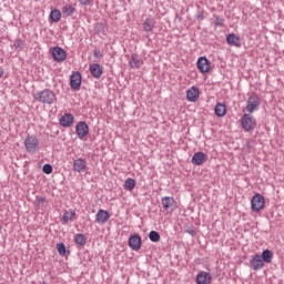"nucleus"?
<instances>
[{"label": "nucleus", "mask_w": 284, "mask_h": 284, "mask_svg": "<svg viewBox=\"0 0 284 284\" xmlns=\"http://www.w3.org/2000/svg\"><path fill=\"white\" fill-rule=\"evenodd\" d=\"M33 99L34 101H38V103H44L47 105H52V103H57V94H54V91L50 89L38 91L33 95Z\"/></svg>", "instance_id": "f257e3e1"}, {"label": "nucleus", "mask_w": 284, "mask_h": 284, "mask_svg": "<svg viewBox=\"0 0 284 284\" xmlns=\"http://www.w3.org/2000/svg\"><path fill=\"white\" fill-rule=\"evenodd\" d=\"M253 212H261L265 207V197L262 194H255L251 200Z\"/></svg>", "instance_id": "39448f33"}, {"label": "nucleus", "mask_w": 284, "mask_h": 284, "mask_svg": "<svg viewBox=\"0 0 284 284\" xmlns=\"http://www.w3.org/2000/svg\"><path fill=\"white\" fill-rule=\"evenodd\" d=\"M73 241L77 245H85L88 243V239H85V235L83 233H77L73 237Z\"/></svg>", "instance_id": "393cba45"}, {"label": "nucleus", "mask_w": 284, "mask_h": 284, "mask_svg": "<svg viewBox=\"0 0 284 284\" xmlns=\"http://www.w3.org/2000/svg\"><path fill=\"white\" fill-rule=\"evenodd\" d=\"M57 250H58L60 256H65V244L64 243H58Z\"/></svg>", "instance_id": "7c9ffc66"}, {"label": "nucleus", "mask_w": 284, "mask_h": 284, "mask_svg": "<svg viewBox=\"0 0 284 284\" xmlns=\"http://www.w3.org/2000/svg\"><path fill=\"white\" fill-rule=\"evenodd\" d=\"M207 162V155L203 152H196L192 156V163L193 165H203V163Z\"/></svg>", "instance_id": "f3484780"}, {"label": "nucleus", "mask_w": 284, "mask_h": 284, "mask_svg": "<svg viewBox=\"0 0 284 284\" xmlns=\"http://www.w3.org/2000/svg\"><path fill=\"white\" fill-rule=\"evenodd\" d=\"M36 201H37L38 205H43V203H45V197L41 196V195H38L36 197Z\"/></svg>", "instance_id": "72a5a7b5"}, {"label": "nucleus", "mask_w": 284, "mask_h": 284, "mask_svg": "<svg viewBox=\"0 0 284 284\" xmlns=\"http://www.w3.org/2000/svg\"><path fill=\"white\" fill-rule=\"evenodd\" d=\"M82 6H90V0H79Z\"/></svg>", "instance_id": "e433bc0d"}, {"label": "nucleus", "mask_w": 284, "mask_h": 284, "mask_svg": "<svg viewBox=\"0 0 284 284\" xmlns=\"http://www.w3.org/2000/svg\"><path fill=\"white\" fill-rule=\"evenodd\" d=\"M242 128L245 132H252L256 128V119L253 115L245 113L241 119Z\"/></svg>", "instance_id": "20e7f679"}, {"label": "nucleus", "mask_w": 284, "mask_h": 284, "mask_svg": "<svg viewBox=\"0 0 284 284\" xmlns=\"http://www.w3.org/2000/svg\"><path fill=\"white\" fill-rule=\"evenodd\" d=\"M13 45L14 48H19L20 50H23V47L26 45V43L23 42V40L18 39L14 41Z\"/></svg>", "instance_id": "2f4dec72"}, {"label": "nucleus", "mask_w": 284, "mask_h": 284, "mask_svg": "<svg viewBox=\"0 0 284 284\" xmlns=\"http://www.w3.org/2000/svg\"><path fill=\"white\" fill-rule=\"evenodd\" d=\"M129 65L130 68H132V70H139V68L143 65V60L141 59V57H139V54L133 53L129 61Z\"/></svg>", "instance_id": "dca6fc26"}, {"label": "nucleus", "mask_w": 284, "mask_h": 284, "mask_svg": "<svg viewBox=\"0 0 284 284\" xmlns=\"http://www.w3.org/2000/svg\"><path fill=\"white\" fill-rule=\"evenodd\" d=\"M251 270L254 272H258V270H263L265 267V262H263V257L258 254H255L250 262Z\"/></svg>", "instance_id": "1a4fd4ad"}, {"label": "nucleus", "mask_w": 284, "mask_h": 284, "mask_svg": "<svg viewBox=\"0 0 284 284\" xmlns=\"http://www.w3.org/2000/svg\"><path fill=\"white\" fill-rule=\"evenodd\" d=\"M196 284H212V274L201 271L196 275Z\"/></svg>", "instance_id": "f8f14e48"}, {"label": "nucleus", "mask_w": 284, "mask_h": 284, "mask_svg": "<svg viewBox=\"0 0 284 284\" xmlns=\"http://www.w3.org/2000/svg\"><path fill=\"white\" fill-rule=\"evenodd\" d=\"M186 234H190L191 236H196V231H194L193 229H189L186 230Z\"/></svg>", "instance_id": "c9c22d12"}, {"label": "nucleus", "mask_w": 284, "mask_h": 284, "mask_svg": "<svg viewBox=\"0 0 284 284\" xmlns=\"http://www.w3.org/2000/svg\"><path fill=\"white\" fill-rule=\"evenodd\" d=\"M149 239L152 243H159V241H161V234L156 231H151L149 233Z\"/></svg>", "instance_id": "c756f323"}, {"label": "nucleus", "mask_w": 284, "mask_h": 284, "mask_svg": "<svg viewBox=\"0 0 284 284\" xmlns=\"http://www.w3.org/2000/svg\"><path fill=\"white\" fill-rule=\"evenodd\" d=\"M134 187H136V181L132 178H128L124 182V190H126V192H132Z\"/></svg>", "instance_id": "bb28decb"}, {"label": "nucleus", "mask_w": 284, "mask_h": 284, "mask_svg": "<svg viewBox=\"0 0 284 284\" xmlns=\"http://www.w3.org/2000/svg\"><path fill=\"white\" fill-rule=\"evenodd\" d=\"M4 71L3 68L0 67V79L3 78Z\"/></svg>", "instance_id": "ea45409f"}, {"label": "nucleus", "mask_w": 284, "mask_h": 284, "mask_svg": "<svg viewBox=\"0 0 284 284\" xmlns=\"http://www.w3.org/2000/svg\"><path fill=\"white\" fill-rule=\"evenodd\" d=\"M141 243H142V240H141V235L139 234L132 235L129 239V247H131V250H133L134 252H139L141 250Z\"/></svg>", "instance_id": "9b49d317"}, {"label": "nucleus", "mask_w": 284, "mask_h": 284, "mask_svg": "<svg viewBox=\"0 0 284 284\" xmlns=\"http://www.w3.org/2000/svg\"><path fill=\"white\" fill-rule=\"evenodd\" d=\"M51 54L58 63H62V61L68 59V52L61 47H53L51 49Z\"/></svg>", "instance_id": "423d86ee"}, {"label": "nucleus", "mask_w": 284, "mask_h": 284, "mask_svg": "<svg viewBox=\"0 0 284 284\" xmlns=\"http://www.w3.org/2000/svg\"><path fill=\"white\" fill-rule=\"evenodd\" d=\"M196 19H199V21H203V19H205V16L203 13H199L196 16Z\"/></svg>", "instance_id": "4c0bfd02"}, {"label": "nucleus", "mask_w": 284, "mask_h": 284, "mask_svg": "<svg viewBox=\"0 0 284 284\" xmlns=\"http://www.w3.org/2000/svg\"><path fill=\"white\" fill-rule=\"evenodd\" d=\"M95 221L103 225L104 223H108L110 221V213L103 209H100L95 215Z\"/></svg>", "instance_id": "ddd939ff"}, {"label": "nucleus", "mask_w": 284, "mask_h": 284, "mask_svg": "<svg viewBox=\"0 0 284 284\" xmlns=\"http://www.w3.org/2000/svg\"><path fill=\"white\" fill-rule=\"evenodd\" d=\"M72 123H74V115L72 113H65L60 118V125L62 128H71Z\"/></svg>", "instance_id": "aec40b11"}, {"label": "nucleus", "mask_w": 284, "mask_h": 284, "mask_svg": "<svg viewBox=\"0 0 284 284\" xmlns=\"http://www.w3.org/2000/svg\"><path fill=\"white\" fill-rule=\"evenodd\" d=\"M50 19L51 21H53L54 23H59V21H61V11L59 9H53L50 12Z\"/></svg>", "instance_id": "cd10ccee"}, {"label": "nucleus", "mask_w": 284, "mask_h": 284, "mask_svg": "<svg viewBox=\"0 0 284 284\" xmlns=\"http://www.w3.org/2000/svg\"><path fill=\"white\" fill-rule=\"evenodd\" d=\"M89 70L93 79H101L103 75V68H101V64L99 63L91 64Z\"/></svg>", "instance_id": "a211bd4d"}, {"label": "nucleus", "mask_w": 284, "mask_h": 284, "mask_svg": "<svg viewBox=\"0 0 284 284\" xmlns=\"http://www.w3.org/2000/svg\"><path fill=\"white\" fill-rule=\"evenodd\" d=\"M261 106V98L256 93H253L248 97L246 101V112L252 114L253 112H256L258 108Z\"/></svg>", "instance_id": "7ed1b4c3"}, {"label": "nucleus", "mask_w": 284, "mask_h": 284, "mask_svg": "<svg viewBox=\"0 0 284 284\" xmlns=\"http://www.w3.org/2000/svg\"><path fill=\"white\" fill-rule=\"evenodd\" d=\"M24 148L29 154H36L39 150V139L36 135L28 134L24 139Z\"/></svg>", "instance_id": "f03ea898"}, {"label": "nucleus", "mask_w": 284, "mask_h": 284, "mask_svg": "<svg viewBox=\"0 0 284 284\" xmlns=\"http://www.w3.org/2000/svg\"><path fill=\"white\" fill-rule=\"evenodd\" d=\"M156 22L152 18H146L144 23H143V30L144 32H152L154 30V26Z\"/></svg>", "instance_id": "b1692460"}, {"label": "nucleus", "mask_w": 284, "mask_h": 284, "mask_svg": "<svg viewBox=\"0 0 284 284\" xmlns=\"http://www.w3.org/2000/svg\"><path fill=\"white\" fill-rule=\"evenodd\" d=\"M81 82H82L81 73L79 71H74L70 77L71 90H80Z\"/></svg>", "instance_id": "9d476101"}, {"label": "nucleus", "mask_w": 284, "mask_h": 284, "mask_svg": "<svg viewBox=\"0 0 284 284\" xmlns=\"http://www.w3.org/2000/svg\"><path fill=\"white\" fill-rule=\"evenodd\" d=\"M77 216V212L74 210L65 211L62 216V224L68 225L70 221H74V217Z\"/></svg>", "instance_id": "5701e85b"}, {"label": "nucleus", "mask_w": 284, "mask_h": 284, "mask_svg": "<svg viewBox=\"0 0 284 284\" xmlns=\"http://www.w3.org/2000/svg\"><path fill=\"white\" fill-rule=\"evenodd\" d=\"M215 26H219L220 28L223 27V19L219 16H215Z\"/></svg>", "instance_id": "f704fd0d"}, {"label": "nucleus", "mask_w": 284, "mask_h": 284, "mask_svg": "<svg viewBox=\"0 0 284 284\" xmlns=\"http://www.w3.org/2000/svg\"><path fill=\"white\" fill-rule=\"evenodd\" d=\"M186 100L190 103H196V101H199V88L196 87H191L187 91H186Z\"/></svg>", "instance_id": "4468645a"}, {"label": "nucleus", "mask_w": 284, "mask_h": 284, "mask_svg": "<svg viewBox=\"0 0 284 284\" xmlns=\"http://www.w3.org/2000/svg\"><path fill=\"white\" fill-rule=\"evenodd\" d=\"M75 132L78 138L83 141L85 136L90 134V126H88V123L80 121L75 125Z\"/></svg>", "instance_id": "6e6552de"}, {"label": "nucleus", "mask_w": 284, "mask_h": 284, "mask_svg": "<svg viewBox=\"0 0 284 284\" xmlns=\"http://www.w3.org/2000/svg\"><path fill=\"white\" fill-rule=\"evenodd\" d=\"M99 54H101V51L95 50V51H94V57H95L97 59H99Z\"/></svg>", "instance_id": "58836bf2"}, {"label": "nucleus", "mask_w": 284, "mask_h": 284, "mask_svg": "<svg viewBox=\"0 0 284 284\" xmlns=\"http://www.w3.org/2000/svg\"><path fill=\"white\" fill-rule=\"evenodd\" d=\"M226 43L233 48H241V38L235 33H230L226 36Z\"/></svg>", "instance_id": "412c9836"}, {"label": "nucleus", "mask_w": 284, "mask_h": 284, "mask_svg": "<svg viewBox=\"0 0 284 284\" xmlns=\"http://www.w3.org/2000/svg\"><path fill=\"white\" fill-rule=\"evenodd\" d=\"M215 115L219 118L225 116L227 114V105L224 103L217 102V104L214 108Z\"/></svg>", "instance_id": "4be33fe9"}, {"label": "nucleus", "mask_w": 284, "mask_h": 284, "mask_svg": "<svg viewBox=\"0 0 284 284\" xmlns=\"http://www.w3.org/2000/svg\"><path fill=\"white\" fill-rule=\"evenodd\" d=\"M74 12H77V9H74V7H72V4H65L62 8V13L67 17H72V14H74Z\"/></svg>", "instance_id": "c85d7f7f"}, {"label": "nucleus", "mask_w": 284, "mask_h": 284, "mask_svg": "<svg viewBox=\"0 0 284 284\" xmlns=\"http://www.w3.org/2000/svg\"><path fill=\"white\" fill-rule=\"evenodd\" d=\"M88 169V162L83 159H77L73 162V170L74 172H78L81 174V172H84Z\"/></svg>", "instance_id": "6ab92c4d"}, {"label": "nucleus", "mask_w": 284, "mask_h": 284, "mask_svg": "<svg viewBox=\"0 0 284 284\" xmlns=\"http://www.w3.org/2000/svg\"><path fill=\"white\" fill-rule=\"evenodd\" d=\"M196 67L202 74H207L212 68V62L205 57H200L197 59Z\"/></svg>", "instance_id": "0eeeda50"}, {"label": "nucleus", "mask_w": 284, "mask_h": 284, "mask_svg": "<svg viewBox=\"0 0 284 284\" xmlns=\"http://www.w3.org/2000/svg\"><path fill=\"white\" fill-rule=\"evenodd\" d=\"M174 203H176V201H174L172 196L162 197V205L165 212H174Z\"/></svg>", "instance_id": "2eb2a0df"}, {"label": "nucleus", "mask_w": 284, "mask_h": 284, "mask_svg": "<svg viewBox=\"0 0 284 284\" xmlns=\"http://www.w3.org/2000/svg\"><path fill=\"white\" fill-rule=\"evenodd\" d=\"M261 256L264 263H272V258H274V253L271 250L266 248L262 252Z\"/></svg>", "instance_id": "a878e982"}, {"label": "nucleus", "mask_w": 284, "mask_h": 284, "mask_svg": "<svg viewBox=\"0 0 284 284\" xmlns=\"http://www.w3.org/2000/svg\"><path fill=\"white\" fill-rule=\"evenodd\" d=\"M42 172H43L44 174H50V173L52 172V164H44V165L42 166Z\"/></svg>", "instance_id": "473e14b6"}]
</instances>
